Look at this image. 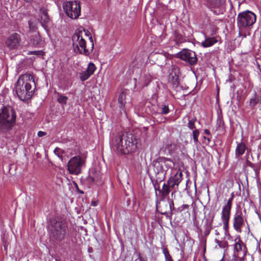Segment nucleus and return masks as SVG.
Here are the masks:
<instances>
[{"mask_svg":"<svg viewBox=\"0 0 261 261\" xmlns=\"http://www.w3.org/2000/svg\"><path fill=\"white\" fill-rule=\"evenodd\" d=\"M239 231L240 232L241 231V229H239Z\"/></svg>","mask_w":261,"mask_h":261,"instance_id":"13d9d810","label":"nucleus"},{"mask_svg":"<svg viewBox=\"0 0 261 261\" xmlns=\"http://www.w3.org/2000/svg\"><path fill=\"white\" fill-rule=\"evenodd\" d=\"M247 250L245 245L240 239H236L233 245V261H245Z\"/></svg>","mask_w":261,"mask_h":261,"instance_id":"6e6552de","label":"nucleus"},{"mask_svg":"<svg viewBox=\"0 0 261 261\" xmlns=\"http://www.w3.org/2000/svg\"><path fill=\"white\" fill-rule=\"evenodd\" d=\"M205 5L215 14L222 13L220 8L222 5L221 0H205Z\"/></svg>","mask_w":261,"mask_h":261,"instance_id":"2eb2a0df","label":"nucleus"},{"mask_svg":"<svg viewBox=\"0 0 261 261\" xmlns=\"http://www.w3.org/2000/svg\"><path fill=\"white\" fill-rule=\"evenodd\" d=\"M215 234L217 236L215 239L217 244L222 247L221 243L223 240H228L230 238V235L228 229H216Z\"/></svg>","mask_w":261,"mask_h":261,"instance_id":"f3484780","label":"nucleus"},{"mask_svg":"<svg viewBox=\"0 0 261 261\" xmlns=\"http://www.w3.org/2000/svg\"><path fill=\"white\" fill-rule=\"evenodd\" d=\"M179 75V68L176 66H173L170 70L168 81L172 89L176 92H180L183 89L180 84Z\"/></svg>","mask_w":261,"mask_h":261,"instance_id":"0eeeda50","label":"nucleus"},{"mask_svg":"<svg viewBox=\"0 0 261 261\" xmlns=\"http://www.w3.org/2000/svg\"><path fill=\"white\" fill-rule=\"evenodd\" d=\"M21 39L19 34L14 33L10 34L5 41V45L9 49L17 48L20 45Z\"/></svg>","mask_w":261,"mask_h":261,"instance_id":"ddd939ff","label":"nucleus"},{"mask_svg":"<svg viewBox=\"0 0 261 261\" xmlns=\"http://www.w3.org/2000/svg\"><path fill=\"white\" fill-rule=\"evenodd\" d=\"M199 135V131L198 129H195L193 132V138L195 144H197L198 142V136Z\"/></svg>","mask_w":261,"mask_h":261,"instance_id":"e433bc0d","label":"nucleus"},{"mask_svg":"<svg viewBox=\"0 0 261 261\" xmlns=\"http://www.w3.org/2000/svg\"><path fill=\"white\" fill-rule=\"evenodd\" d=\"M83 31L75 30L72 36V46L75 53L89 56L93 51L94 43L92 36L89 37L91 42V46L89 48L86 47V41L83 37Z\"/></svg>","mask_w":261,"mask_h":261,"instance_id":"7ed1b4c3","label":"nucleus"},{"mask_svg":"<svg viewBox=\"0 0 261 261\" xmlns=\"http://www.w3.org/2000/svg\"><path fill=\"white\" fill-rule=\"evenodd\" d=\"M217 42L218 40L217 38L215 37H213L205 38V40L202 41L201 44L202 47L206 48L212 46Z\"/></svg>","mask_w":261,"mask_h":261,"instance_id":"bb28decb","label":"nucleus"},{"mask_svg":"<svg viewBox=\"0 0 261 261\" xmlns=\"http://www.w3.org/2000/svg\"><path fill=\"white\" fill-rule=\"evenodd\" d=\"M65 236L64 229H51V237L58 241H61Z\"/></svg>","mask_w":261,"mask_h":261,"instance_id":"5701e85b","label":"nucleus"},{"mask_svg":"<svg viewBox=\"0 0 261 261\" xmlns=\"http://www.w3.org/2000/svg\"><path fill=\"white\" fill-rule=\"evenodd\" d=\"M190 205L187 204H184L179 206L176 211L178 213H181L184 217L185 220L189 219L190 218V213L189 212Z\"/></svg>","mask_w":261,"mask_h":261,"instance_id":"4be33fe9","label":"nucleus"},{"mask_svg":"<svg viewBox=\"0 0 261 261\" xmlns=\"http://www.w3.org/2000/svg\"><path fill=\"white\" fill-rule=\"evenodd\" d=\"M257 160H259V162L256 164L252 163V162L247 161V165L248 166L252 168L254 170L256 176H258L260 172V166H261V159L259 160L260 153L257 152L256 153Z\"/></svg>","mask_w":261,"mask_h":261,"instance_id":"412c9836","label":"nucleus"},{"mask_svg":"<svg viewBox=\"0 0 261 261\" xmlns=\"http://www.w3.org/2000/svg\"><path fill=\"white\" fill-rule=\"evenodd\" d=\"M28 55H35L38 56H41L44 55L42 50L30 51L28 53Z\"/></svg>","mask_w":261,"mask_h":261,"instance_id":"58836bf2","label":"nucleus"},{"mask_svg":"<svg viewBox=\"0 0 261 261\" xmlns=\"http://www.w3.org/2000/svg\"><path fill=\"white\" fill-rule=\"evenodd\" d=\"M63 7L67 16L71 19H76L81 15V8L80 2H66L63 4Z\"/></svg>","mask_w":261,"mask_h":261,"instance_id":"423d86ee","label":"nucleus"},{"mask_svg":"<svg viewBox=\"0 0 261 261\" xmlns=\"http://www.w3.org/2000/svg\"><path fill=\"white\" fill-rule=\"evenodd\" d=\"M118 102L119 104V107L120 109L126 113V94L123 91L121 92L119 94L118 98Z\"/></svg>","mask_w":261,"mask_h":261,"instance_id":"393cba45","label":"nucleus"},{"mask_svg":"<svg viewBox=\"0 0 261 261\" xmlns=\"http://www.w3.org/2000/svg\"><path fill=\"white\" fill-rule=\"evenodd\" d=\"M256 20V15L249 10L239 13L237 17V25L240 29L252 27Z\"/></svg>","mask_w":261,"mask_h":261,"instance_id":"39448f33","label":"nucleus"},{"mask_svg":"<svg viewBox=\"0 0 261 261\" xmlns=\"http://www.w3.org/2000/svg\"><path fill=\"white\" fill-rule=\"evenodd\" d=\"M177 57L191 65H195L198 60L195 52L188 49H183L178 53Z\"/></svg>","mask_w":261,"mask_h":261,"instance_id":"9d476101","label":"nucleus"},{"mask_svg":"<svg viewBox=\"0 0 261 261\" xmlns=\"http://www.w3.org/2000/svg\"><path fill=\"white\" fill-rule=\"evenodd\" d=\"M169 112V109L168 106L165 105L162 108L161 113L163 115L167 114Z\"/></svg>","mask_w":261,"mask_h":261,"instance_id":"a19ab883","label":"nucleus"},{"mask_svg":"<svg viewBox=\"0 0 261 261\" xmlns=\"http://www.w3.org/2000/svg\"><path fill=\"white\" fill-rule=\"evenodd\" d=\"M57 101H58V102L59 103L60 105H61L63 107L64 106L66 105L67 100L68 99V97L66 96H65L59 92H58L57 93Z\"/></svg>","mask_w":261,"mask_h":261,"instance_id":"c85d7f7f","label":"nucleus"},{"mask_svg":"<svg viewBox=\"0 0 261 261\" xmlns=\"http://www.w3.org/2000/svg\"><path fill=\"white\" fill-rule=\"evenodd\" d=\"M171 204L174 205L173 202L171 203L168 201H163L156 205V210L162 215H168L172 212Z\"/></svg>","mask_w":261,"mask_h":261,"instance_id":"4468645a","label":"nucleus"},{"mask_svg":"<svg viewBox=\"0 0 261 261\" xmlns=\"http://www.w3.org/2000/svg\"><path fill=\"white\" fill-rule=\"evenodd\" d=\"M47 228H64L65 226L62 221L57 218H50L47 222Z\"/></svg>","mask_w":261,"mask_h":261,"instance_id":"6ab92c4d","label":"nucleus"},{"mask_svg":"<svg viewBox=\"0 0 261 261\" xmlns=\"http://www.w3.org/2000/svg\"><path fill=\"white\" fill-rule=\"evenodd\" d=\"M96 68L94 64L91 62L88 64V68L86 70L87 71V72L90 73V75H92L96 70Z\"/></svg>","mask_w":261,"mask_h":261,"instance_id":"72a5a7b5","label":"nucleus"},{"mask_svg":"<svg viewBox=\"0 0 261 261\" xmlns=\"http://www.w3.org/2000/svg\"><path fill=\"white\" fill-rule=\"evenodd\" d=\"M46 135V133L45 132H43V131H39L37 133V135L39 137H43L44 136H45Z\"/></svg>","mask_w":261,"mask_h":261,"instance_id":"79ce46f5","label":"nucleus"},{"mask_svg":"<svg viewBox=\"0 0 261 261\" xmlns=\"http://www.w3.org/2000/svg\"><path fill=\"white\" fill-rule=\"evenodd\" d=\"M90 73L87 72V71L85 70L80 74V78L82 81H85L88 80L89 77L91 76Z\"/></svg>","mask_w":261,"mask_h":261,"instance_id":"c9c22d12","label":"nucleus"},{"mask_svg":"<svg viewBox=\"0 0 261 261\" xmlns=\"http://www.w3.org/2000/svg\"><path fill=\"white\" fill-rule=\"evenodd\" d=\"M155 223L156 224H159V222H156V221H155Z\"/></svg>","mask_w":261,"mask_h":261,"instance_id":"6e6d98bb","label":"nucleus"},{"mask_svg":"<svg viewBox=\"0 0 261 261\" xmlns=\"http://www.w3.org/2000/svg\"><path fill=\"white\" fill-rule=\"evenodd\" d=\"M59 149L58 148H56L55 150V152L56 153V152L58 151Z\"/></svg>","mask_w":261,"mask_h":261,"instance_id":"603ef678","label":"nucleus"},{"mask_svg":"<svg viewBox=\"0 0 261 261\" xmlns=\"http://www.w3.org/2000/svg\"><path fill=\"white\" fill-rule=\"evenodd\" d=\"M99 179V174L96 171H91L87 178V181L91 184L97 182Z\"/></svg>","mask_w":261,"mask_h":261,"instance_id":"a878e982","label":"nucleus"},{"mask_svg":"<svg viewBox=\"0 0 261 261\" xmlns=\"http://www.w3.org/2000/svg\"><path fill=\"white\" fill-rule=\"evenodd\" d=\"M179 232H180V233L182 232V239H183V240H184V236H185V232H184V231H181V229H180V231H179Z\"/></svg>","mask_w":261,"mask_h":261,"instance_id":"de8ad7c7","label":"nucleus"},{"mask_svg":"<svg viewBox=\"0 0 261 261\" xmlns=\"http://www.w3.org/2000/svg\"><path fill=\"white\" fill-rule=\"evenodd\" d=\"M247 149L246 145L245 143L237 142V146L235 149V155L237 157L242 155Z\"/></svg>","mask_w":261,"mask_h":261,"instance_id":"b1692460","label":"nucleus"},{"mask_svg":"<svg viewBox=\"0 0 261 261\" xmlns=\"http://www.w3.org/2000/svg\"><path fill=\"white\" fill-rule=\"evenodd\" d=\"M234 197L233 193H231L230 197L225 206H223L222 211L221 219L223 223V228H228V222L230 216V212L232 204V200Z\"/></svg>","mask_w":261,"mask_h":261,"instance_id":"9b49d317","label":"nucleus"},{"mask_svg":"<svg viewBox=\"0 0 261 261\" xmlns=\"http://www.w3.org/2000/svg\"><path fill=\"white\" fill-rule=\"evenodd\" d=\"M85 164V160L79 155L72 158L68 163V170L71 174L78 175L81 172L82 166Z\"/></svg>","mask_w":261,"mask_h":261,"instance_id":"1a4fd4ad","label":"nucleus"},{"mask_svg":"<svg viewBox=\"0 0 261 261\" xmlns=\"http://www.w3.org/2000/svg\"><path fill=\"white\" fill-rule=\"evenodd\" d=\"M78 191L79 193H81V194H83L84 193V192L83 191H81V190H80L78 189Z\"/></svg>","mask_w":261,"mask_h":261,"instance_id":"3c124183","label":"nucleus"},{"mask_svg":"<svg viewBox=\"0 0 261 261\" xmlns=\"http://www.w3.org/2000/svg\"><path fill=\"white\" fill-rule=\"evenodd\" d=\"M93 205H94V206H96V203H95V202H93Z\"/></svg>","mask_w":261,"mask_h":261,"instance_id":"864d4df0","label":"nucleus"},{"mask_svg":"<svg viewBox=\"0 0 261 261\" xmlns=\"http://www.w3.org/2000/svg\"><path fill=\"white\" fill-rule=\"evenodd\" d=\"M154 189L155 190H156V188L155 186H154Z\"/></svg>","mask_w":261,"mask_h":261,"instance_id":"5fc2aeb1","label":"nucleus"},{"mask_svg":"<svg viewBox=\"0 0 261 261\" xmlns=\"http://www.w3.org/2000/svg\"><path fill=\"white\" fill-rule=\"evenodd\" d=\"M150 113H151L152 114H157L156 111H155V110L150 111Z\"/></svg>","mask_w":261,"mask_h":261,"instance_id":"09e8293b","label":"nucleus"},{"mask_svg":"<svg viewBox=\"0 0 261 261\" xmlns=\"http://www.w3.org/2000/svg\"><path fill=\"white\" fill-rule=\"evenodd\" d=\"M175 238L176 240L177 241H179V240L181 241V239H182V237L180 238L178 234H175Z\"/></svg>","mask_w":261,"mask_h":261,"instance_id":"37998d69","label":"nucleus"},{"mask_svg":"<svg viewBox=\"0 0 261 261\" xmlns=\"http://www.w3.org/2000/svg\"><path fill=\"white\" fill-rule=\"evenodd\" d=\"M260 4H261V0H260Z\"/></svg>","mask_w":261,"mask_h":261,"instance_id":"bf43d9fd","label":"nucleus"},{"mask_svg":"<svg viewBox=\"0 0 261 261\" xmlns=\"http://www.w3.org/2000/svg\"><path fill=\"white\" fill-rule=\"evenodd\" d=\"M162 250L163 253L165 255V261H173L167 249L164 247Z\"/></svg>","mask_w":261,"mask_h":261,"instance_id":"f704fd0d","label":"nucleus"},{"mask_svg":"<svg viewBox=\"0 0 261 261\" xmlns=\"http://www.w3.org/2000/svg\"><path fill=\"white\" fill-rule=\"evenodd\" d=\"M244 224V218L241 211L236 212L233 218V225L234 228H241Z\"/></svg>","mask_w":261,"mask_h":261,"instance_id":"a211bd4d","label":"nucleus"},{"mask_svg":"<svg viewBox=\"0 0 261 261\" xmlns=\"http://www.w3.org/2000/svg\"><path fill=\"white\" fill-rule=\"evenodd\" d=\"M16 120L14 110L4 107L0 114V132L5 133L10 130Z\"/></svg>","mask_w":261,"mask_h":261,"instance_id":"20e7f679","label":"nucleus"},{"mask_svg":"<svg viewBox=\"0 0 261 261\" xmlns=\"http://www.w3.org/2000/svg\"><path fill=\"white\" fill-rule=\"evenodd\" d=\"M139 261H147V259L143 256H139Z\"/></svg>","mask_w":261,"mask_h":261,"instance_id":"c03bdc74","label":"nucleus"},{"mask_svg":"<svg viewBox=\"0 0 261 261\" xmlns=\"http://www.w3.org/2000/svg\"><path fill=\"white\" fill-rule=\"evenodd\" d=\"M174 40L176 44L178 45L185 41V39L181 34L177 32H175Z\"/></svg>","mask_w":261,"mask_h":261,"instance_id":"473e14b6","label":"nucleus"},{"mask_svg":"<svg viewBox=\"0 0 261 261\" xmlns=\"http://www.w3.org/2000/svg\"><path fill=\"white\" fill-rule=\"evenodd\" d=\"M196 120V119L195 118L189 121L188 126L190 129H193L195 128V122Z\"/></svg>","mask_w":261,"mask_h":261,"instance_id":"4c0bfd02","label":"nucleus"},{"mask_svg":"<svg viewBox=\"0 0 261 261\" xmlns=\"http://www.w3.org/2000/svg\"><path fill=\"white\" fill-rule=\"evenodd\" d=\"M260 72H261V69H259Z\"/></svg>","mask_w":261,"mask_h":261,"instance_id":"4d7b16f0","label":"nucleus"},{"mask_svg":"<svg viewBox=\"0 0 261 261\" xmlns=\"http://www.w3.org/2000/svg\"><path fill=\"white\" fill-rule=\"evenodd\" d=\"M182 173L181 170H178L173 176H171L169 178L167 183V186H169L171 189H174L175 186L177 188L179 184L182 180Z\"/></svg>","mask_w":261,"mask_h":261,"instance_id":"dca6fc26","label":"nucleus"},{"mask_svg":"<svg viewBox=\"0 0 261 261\" xmlns=\"http://www.w3.org/2000/svg\"><path fill=\"white\" fill-rule=\"evenodd\" d=\"M31 42L35 46L40 45L42 43V39L39 33L35 34L31 38Z\"/></svg>","mask_w":261,"mask_h":261,"instance_id":"c756f323","label":"nucleus"},{"mask_svg":"<svg viewBox=\"0 0 261 261\" xmlns=\"http://www.w3.org/2000/svg\"><path fill=\"white\" fill-rule=\"evenodd\" d=\"M203 139L205 140H207L208 141V143L210 142V139L209 138L204 136Z\"/></svg>","mask_w":261,"mask_h":261,"instance_id":"49530a36","label":"nucleus"},{"mask_svg":"<svg viewBox=\"0 0 261 261\" xmlns=\"http://www.w3.org/2000/svg\"><path fill=\"white\" fill-rule=\"evenodd\" d=\"M40 21L43 27H46L49 21L47 10L44 8L40 9Z\"/></svg>","mask_w":261,"mask_h":261,"instance_id":"aec40b11","label":"nucleus"},{"mask_svg":"<svg viewBox=\"0 0 261 261\" xmlns=\"http://www.w3.org/2000/svg\"><path fill=\"white\" fill-rule=\"evenodd\" d=\"M258 103L261 104V96L255 94L254 96L250 99L249 105L250 108L254 109Z\"/></svg>","mask_w":261,"mask_h":261,"instance_id":"cd10ccee","label":"nucleus"},{"mask_svg":"<svg viewBox=\"0 0 261 261\" xmlns=\"http://www.w3.org/2000/svg\"><path fill=\"white\" fill-rule=\"evenodd\" d=\"M171 190L172 189L169 186H167V184L164 183L162 186V189L159 190V191L163 197H166L169 195Z\"/></svg>","mask_w":261,"mask_h":261,"instance_id":"2f4dec72","label":"nucleus"},{"mask_svg":"<svg viewBox=\"0 0 261 261\" xmlns=\"http://www.w3.org/2000/svg\"><path fill=\"white\" fill-rule=\"evenodd\" d=\"M28 24L29 25L30 30L34 32L36 30L37 28L35 25L33 24V22L31 20H29L28 22Z\"/></svg>","mask_w":261,"mask_h":261,"instance_id":"ea45409f","label":"nucleus"},{"mask_svg":"<svg viewBox=\"0 0 261 261\" xmlns=\"http://www.w3.org/2000/svg\"><path fill=\"white\" fill-rule=\"evenodd\" d=\"M24 1L27 3H30L32 2V0H24Z\"/></svg>","mask_w":261,"mask_h":261,"instance_id":"8fccbe9b","label":"nucleus"},{"mask_svg":"<svg viewBox=\"0 0 261 261\" xmlns=\"http://www.w3.org/2000/svg\"><path fill=\"white\" fill-rule=\"evenodd\" d=\"M204 133L207 135H211L210 131L207 129L204 130Z\"/></svg>","mask_w":261,"mask_h":261,"instance_id":"a18cd8bd","label":"nucleus"},{"mask_svg":"<svg viewBox=\"0 0 261 261\" xmlns=\"http://www.w3.org/2000/svg\"><path fill=\"white\" fill-rule=\"evenodd\" d=\"M141 145L138 136L131 133L117 136L114 143V150L118 154H127L135 152Z\"/></svg>","mask_w":261,"mask_h":261,"instance_id":"f257e3e1","label":"nucleus"},{"mask_svg":"<svg viewBox=\"0 0 261 261\" xmlns=\"http://www.w3.org/2000/svg\"><path fill=\"white\" fill-rule=\"evenodd\" d=\"M35 88L33 75L25 73L19 77L15 85V91L19 98L25 101L32 97Z\"/></svg>","mask_w":261,"mask_h":261,"instance_id":"f03ea898","label":"nucleus"},{"mask_svg":"<svg viewBox=\"0 0 261 261\" xmlns=\"http://www.w3.org/2000/svg\"><path fill=\"white\" fill-rule=\"evenodd\" d=\"M168 162L171 163L170 159L160 158L153 162V170L156 174H165L169 168Z\"/></svg>","mask_w":261,"mask_h":261,"instance_id":"f8f14e48","label":"nucleus"},{"mask_svg":"<svg viewBox=\"0 0 261 261\" xmlns=\"http://www.w3.org/2000/svg\"><path fill=\"white\" fill-rule=\"evenodd\" d=\"M152 77L149 73H145L141 77V82L143 84L142 88L147 87L151 81Z\"/></svg>","mask_w":261,"mask_h":261,"instance_id":"7c9ffc66","label":"nucleus"}]
</instances>
